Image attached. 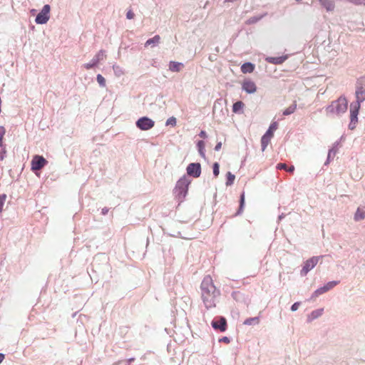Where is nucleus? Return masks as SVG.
<instances>
[{
	"label": "nucleus",
	"instance_id": "nucleus-21",
	"mask_svg": "<svg viewBox=\"0 0 365 365\" xmlns=\"http://www.w3.org/2000/svg\"><path fill=\"white\" fill-rule=\"evenodd\" d=\"M160 37L158 35L155 36L153 38L148 39L145 42V46H148L150 45L154 44L156 45L160 42Z\"/></svg>",
	"mask_w": 365,
	"mask_h": 365
},
{
	"label": "nucleus",
	"instance_id": "nucleus-37",
	"mask_svg": "<svg viewBox=\"0 0 365 365\" xmlns=\"http://www.w3.org/2000/svg\"><path fill=\"white\" fill-rule=\"evenodd\" d=\"M175 123H176V121H175V118H174L168 119L166 123L167 125H168V124L175 125Z\"/></svg>",
	"mask_w": 365,
	"mask_h": 365
},
{
	"label": "nucleus",
	"instance_id": "nucleus-2",
	"mask_svg": "<svg viewBox=\"0 0 365 365\" xmlns=\"http://www.w3.org/2000/svg\"><path fill=\"white\" fill-rule=\"evenodd\" d=\"M348 101L344 96L339 97L337 100L334 101L327 107L326 112L328 114H341L346 111Z\"/></svg>",
	"mask_w": 365,
	"mask_h": 365
},
{
	"label": "nucleus",
	"instance_id": "nucleus-4",
	"mask_svg": "<svg viewBox=\"0 0 365 365\" xmlns=\"http://www.w3.org/2000/svg\"><path fill=\"white\" fill-rule=\"evenodd\" d=\"M50 6L49 5H45L41 12L37 15L36 18V22L39 24H46L49 19Z\"/></svg>",
	"mask_w": 365,
	"mask_h": 365
},
{
	"label": "nucleus",
	"instance_id": "nucleus-42",
	"mask_svg": "<svg viewBox=\"0 0 365 365\" xmlns=\"http://www.w3.org/2000/svg\"><path fill=\"white\" fill-rule=\"evenodd\" d=\"M222 340L223 341H225V342H227V343L230 341H229V339H228L227 337H226V336H225V337H224V338H222Z\"/></svg>",
	"mask_w": 365,
	"mask_h": 365
},
{
	"label": "nucleus",
	"instance_id": "nucleus-27",
	"mask_svg": "<svg viewBox=\"0 0 365 365\" xmlns=\"http://www.w3.org/2000/svg\"><path fill=\"white\" fill-rule=\"evenodd\" d=\"M259 322V319L258 317H252V318L247 319L245 321L244 324L246 325H252V324H258Z\"/></svg>",
	"mask_w": 365,
	"mask_h": 365
},
{
	"label": "nucleus",
	"instance_id": "nucleus-36",
	"mask_svg": "<svg viewBox=\"0 0 365 365\" xmlns=\"http://www.w3.org/2000/svg\"><path fill=\"white\" fill-rule=\"evenodd\" d=\"M5 199H6V195H4L0 197V212L2 210V207H3V205L4 203Z\"/></svg>",
	"mask_w": 365,
	"mask_h": 365
},
{
	"label": "nucleus",
	"instance_id": "nucleus-26",
	"mask_svg": "<svg viewBox=\"0 0 365 365\" xmlns=\"http://www.w3.org/2000/svg\"><path fill=\"white\" fill-rule=\"evenodd\" d=\"M235 179V175L232 174L230 172H228L227 173V181H226V185L230 186L233 184Z\"/></svg>",
	"mask_w": 365,
	"mask_h": 365
},
{
	"label": "nucleus",
	"instance_id": "nucleus-3",
	"mask_svg": "<svg viewBox=\"0 0 365 365\" xmlns=\"http://www.w3.org/2000/svg\"><path fill=\"white\" fill-rule=\"evenodd\" d=\"M190 181L185 178H181L176 184L175 192L180 200L183 199L187 195Z\"/></svg>",
	"mask_w": 365,
	"mask_h": 365
},
{
	"label": "nucleus",
	"instance_id": "nucleus-14",
	"mask_svg": "<svg viewBox=\"0 0 365 365\" xmlns=\"http://www.w3.org/2000/svg\"><path fill=\"white\" fill-rule=\"evenodd\" d=\"M273 138L272 135L265 133V134L261 138L262 150L264 151L267 145Z\"/></svg>",
	"mask_w": 365,
	"mask_h": 365
},
{
	"label": "nucleus",
	"instance_id": "nucleus-38",
	"mask_svg": "<svg viewBox=\"0 0 365 365\" xmlns=\"http://www.w3.org/2000/svg\"><path fill=\"white\" fill-rule=\"evenodd\" d=\"M221 147H222V143H221V142H219V143H217V145H215V150L216 151H218V150H220L221 149Z\"/></svg>",
	"mask_w": 365,
	"mask_h": 365
},
{
	"label": "nucleus",
	"instance_id": "nucleus-33",
	"mask_svg": "<svg viewBox=\"0 0 365 365\" xmlns=\"http://www.w3.org/2000/svg\"><path fill=\"white\" fill-rule=\"evenodd\" d=\"M295 108H296L295 106H292L289 107L288 108H287L284 111L283 114L287 115H289L291 113H293L294 112V110H295Z\"/></svg>",
	"mask_w": 365,
	"mask_h": 365
},
{
	"label": "nucleus",
	"instance_id": "nucleus-30",
	"mask_svg": "<svg viewBox=\"0 0 365 365\" xmlns=\"http://www.w3.org/2000/svg\"><path fill=\"white\" fill-rule=\"evenodd\" d=\"M6 130L3 126H0V147L3 146V138L5 135Z\"/></svg>",
	"mask_w": 365,
	"mask_h": 365
},
{
	"label": "nucleus",
	"instance_id": "nucleus-7",
	"mask_svg": "<svg viewBox=\"0 0 365 365\" xmlns=\"http://www.w3.org/2000/svg\"><path fill=\"white\" fill-rule=\"evenodd\" d=\"M361 104L359 103H354L351 105L350 109V117H351V123L349 127L351 129L354 128V125L351 126L352 124L355 125L358 121V114L360 108Z\"/></svg>",
	"mask_w": 365,
	"mask_h": 365
},
{
	"label": "nucleus",
	"instance_id": "nucleus-31",
	"mask_svg": "<svg viewBox=\"0 0 365 365\" xmlns=\"http://www.w3.org/2000/svg\"><path fill=\"white\" fill-rule=\"evenodd\" d=\"M96 78L100 86L103 87L106 86V80L101 74H98Z\"/></svg>",
	"mask_w": 365,
	"mask_h": 365
},
{
	"label": "nucleus",
	"instance_id": "nucleus-1",
	"mask_svg": "<svg viewBox=\"0 0 365 365\" xmlns=\"http://www.w3.org/2000/svg\"><path fill=\"white\" fill-rule=\"evenodd\" d=\"M201 298L207 309L216 307L217 298L220 293L213 283L212 277L209 275L204 277L201 285Z\"/></svg>",
	"mask_w": 365,
	"mask_h": 365
},
{
	"label": "nucleus",
	"instance_id": "nucleus-16",
	"mask_svg": "<svg viewBox=\"0 0 365 365\" xmlns=\"http://www.w3.org/2000/svg\"><path fill=\"white\" fill-rule=\"evenodd\" d=\"M183 67V64L179 62L171 61L169 65V68L171 71L178 72Z\"/></svg>",
	"mask_w": 365,
	"mask_h": 365
},
{
	"label": "nucleus",
	"instance_id": "nucleus-24",
	"mask_svg": "<svg viewBox=\"0 0 365 365\" xmlns=\"http://www.w3.org/2000/svg\"><path fill=\"white\" fill-rule=\"evenodd\" d=\"M284 58L282 57H268L267 58V61L269 63H272L274 64H279L284 61Z\"/></svg>",
	"mask_w": 365,
	"mask_h": 365
},
{
	"label": "nucleus",
	"instance_id": "nucleus-12",
	"mask_svg": "<svg viewBox=\"0 0 365 365\" xmlns=\"http://www.w3.org/2000/svg\"><path fill=\"white\" fill-rule=\"evenodd\" d=\"M338 284H339L338 281L329 282L327 284H325L324 287H322L319 288L318 289H317L314 292V294L316 296L322 294L327 292V291L331 289L332 288H334Z\"/></svg>",
	"mask_w": 365,
	"mask_h": 365
},
{
	"label": "nucleus",
	"instance_id": "nucleus-11",
	"mask_svg": "<svg viewBox=\"0 0 365 365\" xmlns=\"http://www.w3.org/2000/svg\"><path fill=\"white\" fill-rule=\"evenodd\" d=\"M242 88L247 93H254L257 91L255 83L250 79H246L242 82Z\"/></svg>",
	"mask_w": 365,
	"mask_h": 365
},
{
	"label": "nucleus",
	"instance_id": "nucleus-17",
	"mask_svg": "<svg viewBox=\"0 0 365 365\" xmlns=\"http://www.w3.org/2000/svg\"><path fill=\"white\" fill-rule=\"evenodd\" d=\"M245 106V104L242 101H237L232 106V112L235 113H240L243 108Z\"/></svg>",
	"mask_w": 365,
	"mask_h": 365
},
{
	"label": "nucleus",
	"instance_id": "nucleus-15",
	"mask_svg": "<svg viewBox=\"0 0 365 365\" xmlns=\"http://www.w3.org/2000/svg\"><path fill=\"white\" fill-rule=\"evenodd\" d=\"M255 70V65L252 63L247 62L245 63L241 66V71L243 73H252Z\"/></svg>",
	"mask_w": 365,
	"mask_h": 365
},
{
	"label": "nucleus",
	"instance_id": "nucleus-32",
	"mask_svg": "<svg viewBox=\"0 0 365 365\" xmlns=\"http://www.w3.org/2000/svg\"><path fill=\"white\" fill-rule=\"evenodd\" d=\"M219 168H220V165H219L218 163H215L213 165V174H214L215 177H217L219 175V173H220Z\"/></svg>",
	"mask_w": 365,
	"mask_h": 365
},
{
	"label": "nucleus",
	"instance_id": "nucleus-34",
	"mask_svg": "<svg viewBox=\"0 0 365 365\" xmlns=\"http://www.w3.org/2000/svg\"><path fill=\"white\" fill-rule=\"evenodd\" d=\"M96 65H97V63H96L95 61H93L92 60L91 63H86L83 65V66L86 69L89 70V69L93 68L94 66H96Z\"/></svg>",
	"mask_w": 365,
	"mask_h": 365
},
{
	"label": "nucleus",
	"instance_id": "nucleus-8",
	"mask_svg": "<svg viewBox=\"0 0 365 365\" xmlns=\"http://www.w3.org/2000/svg\"><path fill=\"white\" fill-rule=\"evenodd\" d=\"M47 163L46 160L40 155H35L31 160V170L34 171L42 169Z\"/></svg>",
	"mask_w": 365,
	"mask_h": 365
},
{
	"label": "nucleus",
	"instance_id": "nucleus-13",
	"mask_svg": "<svg viewBox=\"0 0 365 365\" xmlns=\"http://www.w3.org/2000/svg\"><path fill=\"white\" fill-rule=\"evenodd\" d=\"M212 326L215 329H220L225 331L227 329V321L225 318L220 317L219 321H212Z\"/></svg>",
	"mask_w": 365,
	"mask_h": 365
},
{
	"label": "nucleus",
	"instance_id": "nucleus-25",
	"mask_svg": "<svg viewBox=\"0 0 365 365\" xmlns=\"http://www.w3.org/2000/svg\"><path fill=\"white\" fill-rule=\"evenodd\" d=\"M278 128V123L277 122H273L269 127L268 130H267L266 133L271 135L274 136V131Z\"/></svg>",
	"mask_w": 365,
	"mask_h": 365
},
{
	"label": "nucleus",
	"instance_id": "nucleus-9",
	"mask_svg": "<svg viewBox=\"0 0 365 365\" xmlns=\"http://www.w3.org/2000/svg\"><path fill=\"white\" fill-rule=\"evenodd\" d=\"M187 173L194 178L200 177L201 174V165L200 163H190L187 167Z\"/></svg>",
	"mask_w": 365,
	"mask_h": 365
},
{
	"label": "nucleus",
	"instance_id": "nucleus-10",
	"mask_svg": "<svg viewBox=\"0 0 365 365\" xmlns=\"http://www.w3.org/2000/svg\"><path fill=\"white\" fill-rule=\"evenodd\" d=\"M355 94L356 98V103L361 104V102L365 101V84L358 82Z\"/></svg>",
	"mask_w": 365,
	"mask_h": 365
},
{
	"label": "nucleus",
	"instance_id": "nucleus-41",
	"mask_svg": "<svg viewBox=\"0 0 365 365\" xmlns=\"http://www.w3.org/2000/svg\"><path fill=\"white\" fill-rule=\"evenodd\" d=\"M4 358H5L4 354L0 353V364L3 361Z\"/></svg>",
	"mask_w": 365,
	"mask_h": 365
},
{
	"label": "nucleus",
	"instance_id": "nucleus-18",
	"mask_svg": "<svg viewBox=\"0 0 365 365\" xmlns=\"http://www.w3.org/2000/svg\"><path fill=\"white\" fill-rule=\"evenodd\" d=\"M277 168L279 170H285L290 173H293L295 170L294 165L288 167L285 163H279L277 166Z\"/></svg>",
	"mask_w": 365,
	"mask_h": 365
},
{
	"label": "nucleus",
	"instance_id": "nucleus-35",
	"mask_svg": "<svg viewBox=\"0 0 365 365\" xmlns=\"http://www.w3.org/2000/svg\"><path fill=\"white\" fill-rule=\"evenodd\" d=\"M135 16V14L132 11V10H129L128 11L127 14H126V17L128 19H133Z\"/></svg>",
	"mask_w": 365,
	"mask_h": 365
},
{
	"label": "nucleus",
	"instance_id": "nucleus-28",
	"mask_svg": "<svg viewBox=\"0 0 365 365\" xmlns=\"http://www.w3.org/2000/svg\"><path fill=\"white\" fill-rule=\"evenodd\" d=\"M245 192H243L240 195V207L237 211V214H240L243 211L244 205H245Z\"/></svg>",
	"mask_w": 365,
	"mask_h": 365
},
{
	"label": "nucleus",
	"instance_id": "nucleus-22",
	"mask_svg": "<svg viewBox=\"0 0 365 365\" xmlns=\"http://www.w3.org/2000/svg\"><path fill=\"white\" fill-rule=\"evenodd\" d=\"M321 4L327 9L328 11L333 10L334 6V4L329 0H319Z\"/></svg>",
	"mask_w": 365,
	"mask_h": 365
},
{
	"label": "nucleus",
	"instance_id": "nucleus-40",
	"mask_svg": "<svg viewBox=\"0 0 365 365\" xmlns=\"http://www.w3.org/2000/svg\"><path fill=\"white\" fill-rule=\"evenodd\" d=\"M291 309L292 311H296L297 310V303H294L292 304V307H291Z\"/></svg>",
	"mask_w": 365,
	"mask_h": 365
},
{
	"label": "nucleus",
	"instance_id": "nucleus-20",
	"mask_svg": "<svg viewBox=\"0 0 365 365\" xmlns=\"http://www.w3.org/2000/svg\"><path fill=\"white\" fill-rule=\"evenodd\" d=\"M105 57L106 55L104 53V51L101 50L96 53V55L93 57L92 60L98 64L101 61L103 60Z\"/></svg>",
	"mask_w": 365,
	"mask_h": 365
},
{
	"label": "nucleus",
	"instance_id": "nucleus-6",
	"mask_svg": "<svg viewBox=\"0 0 365 365\" xmlns=\"http://www.w3.org/2000/svg\"><path fill=\"white\" fill-rule=\"evenodd\" d=\"M155 125L153 120L147 117H143L138 120L136 125L142 130H147L152 128Z\"/></svg>",
	"mask_w": 365,
	"mask_h": 365
},
{
	"label": "nucleus",
	"instance_id": "nucleus-39",
	"mask_svg": "<svg viewBox=\"0 0 365 365\" xmlns=\"http://www.w3.org/2000/svg\"><path fill=\"white\" fill-rule=\"evenodd\" d=\"M199 135L202 138H205L207 137V134H206V132L204 131V130H202Z\"/></svg>",
	"mask_w": 365,
	"mask_h": 365
},
{
	"label": "nucleus",
	"instance_id": "nucleus-5",
	"mask_svg": "<svg viewBox=\"0 0 365 365\" xmlns=\"http://www.w3.org/2000/svg\"><path fill=\"white\" fill-rule=\"evenodd\" d=\"M319 257H314L307 259L301 270L302 275H306L311 269H312L318 263Z\"/></svg>",
	"mask_w": 365,
	"mask_h": 365
},
{
	"label": "nucleus",
	"instance_id": "nucleus-23",
	"mask_svg": "<svg viewBox=\"0 0 365 365\" xmlns=\"http://www.w3.org/2000/svg\"><path fill=\"white\" fill-rule=\"evenodd\" d=\"M323 312H324L323 308L313 311L309 316V319L311 320L317 319V317H320L323 314Z\"/></svg>",
	"mask_w": 365,
	"mask_h": 365
},
{
	"label": "nucleus",
	"instance_id": "nucleus-29",
	"mask_svg": "<svg viewBox=\"0 0 365 365\" xmlns=\"http://www.w3.org/2000/svg\"><path fill=\"white\" fill-rule=\"evenodd\" d=\"M197 148H198V150H199L200 155L202 156L203 158H205V152H204V149H205L204 141L200 140L197 143Z\"/></svg>",
	"mask_w": 365,
	"mask_h": 365
},
{
	"label": "nucleus",
	"instance_id": "nucleus-19",
	"mask_svg": "<svg viewBox=\"0 0 365 365\" xmlns=\"http://www.w3.org/2000/svg\"><path fill=\"white\" fill-rule=\"evenodd\" d=\"M364 218H365V211L360 208H358L355 213V215H354L355 220L359 221V220H361Z\"/></svg>",
	"mask_w": 365,
	"mask_h": 365
}]
</instances>
